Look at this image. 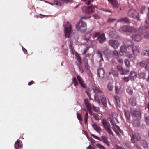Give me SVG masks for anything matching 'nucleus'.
Returning <instances> with one entry per match:
<instances>
[{"label":"nucleus","mask_w":149,"mask_h":149,"mask_svg":"<svg viewBox=\"0 0 149 149\" xmlns=\"http://www.w3.org/2000/svg\"><path fill=\"white\" fill-rule=\"evenodd\" d=\"M76 27L79 31L81 32H85L87 29L86 24L81 19L76 24Z\"/></svg>","instance_id":"obj_1"},{"label":"nucleus","mask_w":149,"mask_h":149,"mask_svg":"<svg viewBox=\"0 0 149 149\" xmlns=\"http://www.w3.org/2000/svg\"><path fill=\"white\" fill-rule=\"evenodd\" d=\"M127 15L130 17L140 20L139 13L134 9H130L127 12Z\"/></svg>","instance_id":"obj_2"},{"label":"nucleus","mask_w":149,"mask_h":149,"mask_svg":"<svg viewBox=\"0 0 149 149\" xmlns=\"http://www.w3.org/2000/svg\"><path fill=\"white\" fill-rule=\"evenodd\" d=\"M102 123L104 129L106 130L107 132L110 135L114 136V134L110 129L109 126L110 124L107 122L105 119H103L102 120Z\"/></svg>","instance_id":"obj_3"},{"label":"nucleus","mask_w":149,"mask_h":149,"mask_svg":"<svg viewBox=\"0 0 149 149\" xmlns=\"http://www.w3.org/2000/svg\"><path fill=\"white\" fill-rule=\"evenodd\" d=\"M72 30L71 24L68 22L65 23V34L66 37H69Z\"/></svg>","instance_id":"obj_4"},{"label":"nucleus","mask_w":149,"mask_h":149,"mask_svg":"<svg viewBox=\"0 0 149 149\" xmlns=\"http://www.w3.org/2000/svg\"><path fill=\"white\" fill-rule=\"evenodd\" d=\"M97 7V6H93V5H91L90 6L88 7L83 6L82 8V10L85 13L89 14L93 13L95 8Z\"/></svg>","instance_id":"obj_5"},{"label":"nucleus","mask_w":149,"mask_h":149,"mask_svg":"<svg viewBox=\"0 0 149 149\" xmlns=\"http://www.w3.org/2000/svg\"><path fill=\"white\" fill-rule=\"evenodd\" d=\"M109 43L110 46L115 49H117L120 46L119 42L118 41L115 40H109Z\"/></svg>","instance_id":"obj_6"},{"label":"nucleus","mask_w":149,"mask_h":149,"mask_svg":"<svg viewBox=\"0 0 149 149\" xmlns=\"http://www.w3.org/2000/svg\"><path fill=\"white\" fill-rule=\"evenodd\" d=\"M132 116L136 117L137 118H141V111L138 110H135L131 112Z\"/></svg>","instance_id":"obj_7"},{"label":"nucleus","mask_w":149,"mask_h":149,"mask_svg":"<svg viewBox=\"0 0 149 149\" xmlns=\"http://www.w3.org/2000/svg\"><path fill=\"white\" fill-rule=\"evenodd\" d=\"M121 29L125 32H131L134 30V28L127 25H124L121 27Z\"/></svg>","instance_id":"obj_8"},{"label":"nucleus","mask_w":149,"mask_h":149,"mask_svg":"<svg viewBox=\"0 0 149 149\" xmlns=\"http://www.w3.org/2000/svg\"><path fill=\"white\" fill-rule=\"evenodd\" d=\"M131 48L133 53L134 55H137L139 54V46L133 45Z\"/></svg>","instance_id":"obj_9"},{"label":"nucleus","mask_w":149,"mask_h":149,"mask_svg":"<svg viewBox=\"0 0 149 149\" xmlns=\"http://www.w3.org/2000/svg\"><path fill=\"white\" fill-rule=\"evenodd\" d=\"M124 44L127 48H131L133 46L132 41L129 39L125 40L124 42Z\"/></svg>","instance_id":"obj_10"},{"label":"nucleus","mask_w":149,"mask_h":149,"mask_svg":"<svg viewBox=\"0 0 149 149\" xmlns=\"http://www.w3.org/2000/svg\"><path fill=\"white\" fill-rule=\"evenodd\" d=\"M72 1V0H60L58 1H55L54 2V4L61 6L62 4L63 3H68L69 2L71 1Z\"/></svg>","instance_id":"obj_11"},{"label":"nucleus","mask_w":149,"mask_h":149,"mask_svg":"<svg viewBox=\"0 0 149 149\" xmlns=\"http://www.w3.org/2000/svg\"><path fill=\"white\" fill-rule=\"evenodd\" d=\"M97 39L100 43H102L104 42L106 40V38L104 33L100 35L97 38Z\"/></svg>","instance_id":"obj_12"},{"label":"nucleus","mask_w":149,"mask_h":149,"mask_svg":"<svg viewBox=\"0 0 149 149\" xmlns=\"http://www.w3.org/2000/svg\"><path fill=\"white\" fill-rule=\"evenodd\" d=\"M98 74L99 77L101 79H102L104 77V70L102 68H99L98 69Z\"/></svg>","instance_id":"obj_13"},{"label":"nucleus","mask_w":149,"mask_h":149,"mask_svg":"<svg viewBox=\"0 0 149 149\" xmlns=\"http://www.w3.org/2000/svg\"><path fill=\"white\" fill-rule=\"evenodd\" d=\"M113 118L112 119L111 118L109 119L110 120L111 119L113 122L114 124H116L119 123L118 121L117 117L118 116V115L116 113H114L112 114Z\"/></svg>","instance_id":"obj_14"},{"label":"nucleus","mask_w":149,"mask_h":149,"mask_svg":"<svg viewBox=\"0 0 149 149\" xmlns=\"http://www.w3.org/2000/svg\"><path fill=\"white\" fill-rule=\"evenodd\" d=\"M77 78L81 86L84 88H86V84L84 83L82 77L79 75H78L77 76Z\"/></svg>","instance_id":"obj_15"},{"label":"nucleus","mask_w":149,"mask_h":149,"mask_svg":"<svg viewBox=\"0 0 149 149\" xmlns=\"http://www.w3.org/2000/svg\"><path fill=\"white\" fill-rule=\"evenodd\" d=\"M100 141H102L108 146H110V144L108 141V138L106 136H104L101 137Z\"/></svg>","instance_id":"obj_16"},{"label":"nucleus","mask_w":149,"mask_h":149,"mask_svg":"<svg viewBox=\"0 0 149 149\" xmlns=\"http://www.w3.org/2000/svg\"><path fill=\"white\" fill-rule=\"evenodd\" d=\"M132 38L135 41L138 42L141 40V36L139 35L136 34H134L132 36Z\"/></svg>","instance_id":"obj_17"},{"label":"nucleus","mask_w":149,"mask_h":149,"mask_svg":"<svg viewBox=\"0 0 149 149\" xmlns=\"http://www.w3.org/2000/svg\"><path fill=\"white\" fill-rule=\"evenodd\" d=\"M93 90L94 92L97 94L98 93L101 94L103 93L102 91L99 86H95L93 88Z\"/></svg>","instance_id":"obj_18"},{"label":"nucleus","mask_w":149,"mask_h":149,"mask_svg":"<svg viewBox=\"0 0 149 149\" xmlns=\"http://www.w3.org/2000/svg\"><path fill=\"white\" fill-rule=\"evenodd\" d=\"M22 143L19 140H17L15 143L14 147L16 149H19L22 147Z\"/></svg>","instance_id":"obj_19"},{"label":"nucleus","mask_w":149,"mask_h":149,"mask_svg":"<svg viewBox=\"0 0 149 149\" xmlns=\"http://www.w3.org/2000/svg\"><path fill=\"white\" fill-rule=\"evenodd\" d=\"M100 100L103 105L104 107H107V102L106 98L104 95H102L100 96Z\"/></svg>","instance_id":"obj_20"},{"label":"nucleus","mask_w":149,"mask_h":149,"mask_svg":"<svg viewBox=\"0 0 149 149\" xmlns=\"http://www.w3.org/2000/svg\"><path fill=\"white\" fill-rule=\"evenodd\" d=\"M109 2L116 8H118V3L117 0H108Z\"/></svg>","instance_id":"obj_21"},{"label":"nucleus","mask_w":149,"mask_h":149,"mask_svg":"<svg viewBox=\"0 0 149 149\" xmlns=\"http://www.w3.org/2000/svg\"><path fill=\"white\" fill-rule=\"evenodd\" d=\"M140 118H137L134 119L132 121V123L133 126L135 127H139L140 125Z\"/></svg>","instance_id":"obj_22"},{"label":"nucleus","mask_w":149,"mask_h":149,"mask_svg":"<svg viewBox=\"0 0 149 149\" xmlns=\"http://www.w3.org/2000/svg\"><path fill=\"white\" fill-rule=\"evenodd\" d=\"M130 103L133 106H135L136 104V98L134 97H132L130 99Z\"/></svg>","instance_id":"obj_23"},{"label":"nucleus","mask_w":149,"mask_h":149,"mask_svg":"<svg viewBox=\"0 0 149 149\" xmlns=\"http://www.w3.org/2000/svg\"><path fill=\"white\" fill-rule=\"evenodd\" d=\"M109 36L112 38H117L118 36L115 31H111L109 33Z\"/></svg>","instance_id":"obj_24"},{"label":"nucleus","mask_w":149,"mask_h":149,"mask_svg":"<svg viewBox=\"0 0 149 149\" xmlns=\"http://www.w3.org/2000/svg\"><path fill=\"white\" fill-rule=\"evenodd\" d=\"M129 20L128 18L126 17L122 18L119 19L118 21V22H121L122 23H127L129 22Z\"/></svg>","instance_id":"obj_25"},{"label":"nucleus","mask_w":149,"mask_h":149,"mask_svg":"<svg viewBox=\"0 0 149 149\" xmlns=\"http://www.w3.org/2000/svg\"><path fill=\"white\" fill-rule=\"evenodd\" d=\"M84 104L87 109L91 107V105L88 99H85L84 100Z\"/></svg>","instance_id":"obj_26"},{"label":"nucleus","mask_w":149,"mask_h":149,"mask_svg":"<svg viewBox=\"0 0 149 149\" xmlns=\"http://www.w3.org/2000/svg\"><path fill=\"white\" fill-rule=\"evenodd\" d=\"M127 93L130 95H132L133 93V90L132 88L130 86L127 87L126 90Z\"/></svg>","instance_id":"obj_27"},{"label":"nucleus","mask_w":149,"mask_h":149,"mask_svg":"<svg viewBox=\"0 0 149 149\" xmlns=\"http://www.w3.org/2000/svg\"><path fill=\"white\" fill-rule=\"evenodd\" d=\"M86 56L84 58L83 61L86 68L88 69L89 68V66L88 63V60L86 58Z\"/></svg>","instance_id":"obj_28"},{"label":"nucleus","mask_w":149,"mask_h":149,"mask_svg":"<svg viewBox=\"0 0 149 149\" xmlns=\"http://www.w3.org/2000/svg\"><path fill=\"white\" fill-rule=\"evenodd\" d=\"M117 69L120 73L122 75H124V73L123 68L120 66H117Z\"/></svg>","instance_id":"obj_29"},{"label":"nucleus","mask_w":149,"mask_h":149,"mask_svg":"<svg viewBox=\"0 0 149 149\" xmlns=\"http://www.w3.org/2000/svg\"><path fill=\"white\" fill-rule=\"evenodd\" d=\"M93 127L97 131H101V128L97 124L94 123L93 124Z\"/></svg>","instance_id":"obj_30"},{"label":"nucleus","mask_w":149,"mask_h":149,"mask_svg":"<svg viewBox=\"0 0 149 149\" xmlns=\"http://www.w3.org/2000/svg\"><path fill=\"white\" fill-rule=\"evenodd\" d=\"M134 136L136 140L138 141H139L141 139V137L138 132H136Z\"/></svg>","instance_id":"obj_31"},{"label":"nucleus","mask_w":149,"mask_h":149,"mask_svg":"<svg viewBox=\"0 0 149 149\" xmlns=\"http://www.w3.org/2000/svg\"><path fill=\"white\" fill-rule=\"evenodd\" d=\"M125 115L128 120L130 118V115L129 111L127 110H125Z\"/></svg>","instance_id":"obj_32"},{"label":"nucleus","mask_w":149,"mask_h":149,"mask_svg":"<svg viewBox=\"0 0 149 149\" xmlns=\"http://www.w3.org/2000/svg\"><path fill=\"white\" fill-rule=\"evenodd\" d=\"M107 88L108 90L109 91H111L113 89V87L110 83L108 84L107 86Z\"/></svg>","instance_id":"obj_33"},{"label":"nucleus","mask_w":149,"mask_h":149,"mask_svg":"<svg viewBox=\"0 0 149 149\" xmlns=\"http://www.w3.org/2000/svg\"><path fill=\"white\" fill-rule=\"evenodd\" d=\"M141 143L144 148H147L148 145L147 143L145 140H142L141 141Z\"/></svg>","instance_id":"obj_34"},{"label":"nucleus","mask_w":149,"mask_h":149,"mask_svg":"<svg viewBox=\"0 0 149 149\" xmlns=\"http://www.w3.org/2000/svg\"><path fill=\"white\" fill-rule=\"evenodd\" d=\"M86 113L84 116V123L85 124H87L88 119V113L87 110H86Z\"/></svg>","instance_id":"obj_35"},{"label":"nucleus","mask_w":149,"mask_h":149,"mask_svg":"<svg viewBox=\"0 0 149 149\" xmlns=\"http://www.w3.org/2000/svg\"><path fill=\"white\" fill-rule=\"evenodd\" d=\"M76 58L77 59L79 64L80 65H81L82 63V61L80 57L78 54L76 55Z\"/></svg>","instance_id":"obj_36"},{"label":"nucleus","mask_w":149,"mask_h":149,"mask_svg":"<svg viewBox=\"0 0 149 149\" xmlns=\"http://www.w3.org/2000/svg\"><path fill=\"white\" fill-rule=\"evenodd\" d=\"M115 89L117 94H120L122 93V90L120 88H119L118 86H115Z\"/></svg>","instance_id":"obj_37"},{"label":"nucleus","mask_w":149,"mask_h":149,"mask_svg":"<svg viewBox=\"0 0 149 149\" xmlns=\"http://www.w3.org/2000/svg\"><path fill=\"white\" fill-rule=\"evenodd\" d=\"M139 75L141 78L143 79H145L146 74L145 73L143 72H141L139 73Z\"/></svg>","instance_id":"obj_38"},{"label":"nucleus","mask_w":149,"mask_h":149,"mask_svg":"<svg viewBox=\"0 0 149 149\" xmlns=\"http://www.w3.org/2000/svg\"><path fill=\"white\" fill-rule=\"evenodd\" d=\"M72 83L76 87H77L79 84L77 80L75 77H74L73 79Z\"/></svg>","instance_id":"obj_39"},{"label":"nucleus","mask_w":149,"mask_h":149,"mask_svg":"<svg viewBox=\"0 0 149 149\" xmlns=\"http://www.w3.org/2000/svg\"><path fill=\"white\" fill-rule=\"evenodd\" d=\"M120 52L122 53L126 52V49L123 46H121L120 47Z\"/></svg>","instance_id":"obj_40"},{"label":"nucleus","mask_w":149,"mask_h":149,"mask_svg":"<svg viewBox=\"0 0 149 149\" xmlns=\"http://www.w3.org/2000/svg\"><path fill=\"white\" fill-rule=\"evenodd\" d=\"M124 62L126 66L127 67H130V61L127 59H125L124 60Z\"/></svg>","instance_id":"obj_41"},{"label":"nucleus","mask_w":149,"mask_h":149,"mask_svg":"<svg viewBox=\"0 0 149 149\" xmlns=\"http://www.w3.org/2000/svg\"><path fill=\"white\" fill-rule=\"evenodd\" d=\"M114 98L116 102V103L118 105L120 104V101L119 98L118 96H115Z\"/></svg>","instance_id":"obj_42"},{"label":"nucleus","mask_w":149,"mask_h":149,"mask_svg":"<svg viewBox=\"0 0 149 149\" xmlns=\"http://www.w3.org/2000/svg\"><path fill=\"white\" fill-rule=\"evenodd\" d=\"M77 117L78 120L80 121H81L83 120L82 117L79 113H77Z\"/></svg>","instance_id":"obj_43"},{"label":"nucleus","mask_w":149,"mask_h":149,"mask_svg":"<svg viewBox=\"0 0 149 149\" xmlns=\"http://www.w3.org/2000/svg\"><path fill=\"white\" fill-rule=\"evenodd\" d=\"M94 100L98 104H100V100L98 96L95 95L94 96Z\"/></svg>","instance_id":"obj_44"},{"label":"nucleus","mask_w":149,"mask_h":149,"mask_svg":"<svg viewBox=\"0 0 149 149\" xmlns=\"http://www.w3.org/2000/svg\"><path fill=\"white\" fill-rule=\"evenodd\" d=\"M147 62L148 63L146 65L145 67V69L149 71V59H147Z\"/></svg>","instance_id":"obj_45"},{"label":"nucleus","mask_w":149,"mask_h":149,"mask_svg":"<svg viewBox=\"0 0 149 149\" xmlns=\"http://www.w3.org/2000/svg\"><path fill=\"white\" fill-rule=\"evenodd\" d=\"M137 65L139 66H141L142 67H143L145 65V63L142 61L141 62H139L137 63Z\"/></svg>","instance_id":"obj_46"},{"label":"nucleus","mask_w":149,"mask_h":149,"mask_svg":"<svg viewBox=\"0 0 149 149\" xmlns=\"http://www.w3.org/2000/svg\"><path fill=\"white\" fill-rule=\"evenodd\" d=\"M130 77L129 76L128 77H124L123 78V80L125 82H128L130 78Z\"/></svg>","instance_id":"obj_47"},{"label":"nucleus","mask_w":149,"mask_h":149,"mask_svg":"<svg viewBox=\"0 0 149 149\" xmlns=\"http://www.w3.org/2000/svg\"><path fill=\"white\" fill-rule=\"evenodd\" d=\"M92 109L95 112H98L99 111V109L98 107L95 106L94 105H93L92 107Z\"/></svg>","instance_id":"obj_48"},{"label":"nucleus","mask_w":149,"mask_h":149,"mask_svg":"<svg viewBox=\"0 0 149 149\" xmlns=\"http://www.w3.org/2000/svg\"><path fill=\"white\" fill-rule=\"evenodd\" d=\"M148 50H143L141 52V54L143 56H146L147 55H148Z\"/></svg>","instance_id":"obj_49"},{"label":"nucleus","mask_w":149,"mask_h":149,"mask_svg":"<svg viewBox=\"0 0 149 149\" xmlns=\"http://www.w3.org/2000/svg\"><path fill=\"white\" fill-rule=\"evenodd\" d=\"M93 117L97 121H98L100 120V118L98 116L96 113H94L93 114Z\"/></svg>","instance_id":"obj_50"},{"label":"nucleus","mask_w":149,"mask_h":149,"mask_svg":"<svg viewBox=\"0 0 149 149\" xmlns=\"http://www.w3.org/2000/svg\"><path fill=\"white\" fill-rule=\"evenodd\" d=\"M98 54L99 55V56L100 58L101 59L100 60V61H101L102 60H103V59L102 57V54L100 51L98 52Z\"/></svg>","instance_id":"obj_51"},{"label":"nucleus","mask_w":149,"mask_h":149,"mask_svg":"<svg viewBox=\"0 0 149 149\" xmlns=\"http://www.w3.org/2000/svg\"><path fill=\"white\" fill-rule=\"evenodd\" d=\"M98 148L100 149H106V148L103 145L100 144H98L97 145Z\"/></svg>","instance_id":"obj_52"},{"label":"nucleus","mask_w":149,"mask_h":149,"mask_svg":"<svg viewBox=\"0 0 149 149\" xmlns=\"http://www.w3.org/2000/svg\"><path fill=\"white\" fill-rule=\"evenodd\" d=\"M110 122L111 125L113 126L112 129L114 130V131H115V132H116V131H115V128L114 127V125H115L114 124L113 122V121L111 119H110Z\"/></svg>","instance_id":"obj_53"},{"label":"nucleus","mask_w":149,"mask_h":149,"mask_svg":"<svg viewBox=\"0 0 149 149\" xmlns=\"http://www.w3.org/2000/svg\"><path fill=\"white\" fill-rule=\"evenodd\" d=\"M116 20V19L114 18H109L108 20L109 22L111 23Z\"/></svg>","instance_id":"obj_54"},{"label":"nucleus","mask_w":149,"mask_h":149,"mask_svg":"<svg viewBox=\"0 0 149 149\" xmlns=\"http://www.w3.org/2000/svg\"><path fill=\"white\" fill-rule=\"evenodd\" d=\"M113 56H116V57L118 56V53L116 50H115L113 52Z\"/></svg>","instance_id":"obj_55"},{"label":"nucleus","mask_w":149,"mask_h":149,"mask_svg":"<svg viewBox=\"0 0 149 149\" xmlns=\"http://www.w3.org/2000/svg\"><path fill=\"white\" fill-rule=\"evenodd\" d=\"M88 47H86L85 49H84L83 51V54H86L87 51L89 49Z\"/></svg>","instance_id":"obj_56"},{"label":"nucleus","mask_w":149,"mask_h":149,"mask_svg":"<svg viewBox=\"0 0 149 149\" xmlns=\"http://www.w3.org/2000/svg\"><path fill=\"white\" fill-rule=\"evenodd\" d=\"M145 26L146 29L149 28V24L148 23L147 21L146 20V24Z\"/></svg>","instance_id":"obj_57"},{"label":"nucleus","mask_w":149,"mask_h":149,"mask_svg":"<svg viewBox=\"0 0 149 149\" xmlns=\"http://www.w3.org/2000/svg\"><path fill=\"white\" fill-rule=\"evenodd\" d=\"M99 33H98L96 32L93 35V37L94 38V39L97 36H99Z\"/></svg>","instance_id":"obj_58"},{"label":"nucleus","mask_w":149,"mask_h":149,"mask_svg":"<svg viewBox=\"0 0 149 149\" xmlns=\"http://www.w3.org/2000/svg\"><path fill=\"white\" fill-rule=\"evenodd\" d=\"M145 121L146 124L148 125H149V118L147 117H145Z\"/></svg>","instance_id":"obj_59"},{"label":"nucleus","mask_w":149,"mask_h":149,"mask_svg":"<svg viewBox=\"0 0 149 149\" xmlns=\"http://www.w3.org/2000/svg\"><path fill=\"white\" fill-rule=\"evenodd\" d=\"M144 38L146 39H149V33H146L144 36Z\"/></svg>","instance_id":"obj_60"},{"label":"nucleus","mask_w":149,"mask_h":149,"mask_svg":"<svg viewBox=\"0 0 149 149\" xmlns=\"http://www.w3.org/2000/svg\"><path fill=\"white\" fill-rule=\"evenodd\" d=\"M134 146L136 147L138 149H142L141 146L136 143L134 144Z\"/></svg>","instance_id":"obj_61"},{"label":"nucleus","mask_w":149,"mask_h":149,"mask_svg":"<svg viewBox=\"0 0 149 149\" xmlns=\"http://www.w3.org/2000/svg\"><path fill=\"white\" fill-rule=\"evenodd\" d=\"M88 109V111H89V112L90 114L91 115H92V109H91V107L88 108V109Z\"/></svg>","instance_id":"obj_62"},{"label":"nucleus","mask_w":149,"mask_h":149,"mask_svg":"<svg viewBox=\"0 0 149 149\" xmlns=\"http://www.w3.org/2000/svg\"><path fill=\"white\" fill-rule=\"evenodd\" d=\"M93 17L95 19H98L100 18V17L98 15L95 14L93 15Z\"/></svg>","instance_id":"obj_63"},{"label":"nucleus","mask_w":149,"mask_h":149,"mask_svg":"<svg viewBox=\"0 0 149 149\" xmlns=\"http://www.w3.org/2000/svg\"><path fill=\"white\" fill-rule=\"evenodd\" d=\"M94 147L93 146H92L91 145H89L86 148V149H94Z\"/></svg>","instance_id":"obj_64"}]
</instances>
